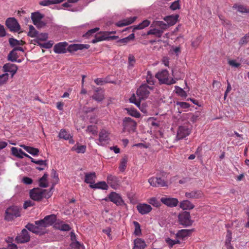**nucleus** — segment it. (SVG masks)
<instances>
[{"mask_svg":"<svg viewBox=\"0 0 249 249\" xmlns=\"http://www.w3.org/2000/svg\"><path fill=\"white\" fill-rule=\"evenodd\" d=\"M168 25L162 21L154 20L151 24V29L147 32V35H154L157 37H160L164 30Z\"/></svg>","mask_w":249,"mask_h":249,"instance_id":"f257e3e1","label":"nucleus"},{"mask_svg":"<svg viewBox=\"0 0 249 249\" xmlns=\"http://www.w3.org/2000/svg\"><path fill=\"white\" fill-rule=\"evenodd\" d=\"M169 72L166 70H164L158 72L156 74V77L160 82L166 85H172L176 83V80L172 78H169Z\"/></svg>","mask_w":249,"mask_h":249,"instance_id":"f03ea898","label":"nucleus"},{"mask_svg":"<svg viewBox=\"0 0 249 249\" xmlns=\"http://www.w3.org/2000/svg\"><path fill=\"white\" fill-rule=\"evenodd\" d=\"M31 198L35 201H40L43 198L49 197V195H47V190L40 188H34L30 192Z\"/></svg>","mask_w":249,"mask_h":249,"instance_id":"7ed1b4c3","label":"nucleus"},{"mask_svg":"<svg viewBox=\"0 0 249 249\" xmlns=\"http://www.w3.org/2000/svg\"><path fill=\"white\" fill-rule=\"evenodd\" d=\"M123 131L129 133L134 132L136 129V122L130 117H125L123 122Z\"/></svg>","mask_w":249,"mask_h":249,"instance_id":"20e7f679","label":"nucleus"},{"mask_svg":"<svg viewBox=\"0 0 249 249\" xmlns=\"http://www.w3.org/2000/svg\"><path fill=\"white\" fill-rule=\"evenodd\" d=\"M56 222V216L55 214H50L45 216L43 219L36 221V223L40 224L44 229L45 228L52 225Z\"/></svg>","mask_w":249,"mask_h":249,"instance_id":"39448f33","label":"nucleus"},{"mask_svg":"<svg viewBox=\"0 0 249 249\" xmlns=\"http://www.w3.org/2000/svg\"><path fill=\"white\" fill-rule=\"evenodd\" d=\"M20 216V211L17 206H11L7 208L5 211V219L8 221L13 219L15 217Z\"/></svg>","mask_w":249,"mask_h":249,"instance_id":"423d86ee","label":"nucleus"},{"mask_svg":"<svg viewBox=\"0 0 249 249\" xmlns=\"http://www.w3.org/2000/svg\"><path fill=\"white\" fill-rule=\"evenodd\" d=\"M152 88L146 84L141 85L137 90V95L139 99L144 100L146 99L150 93V90Z\"/></svg>","mask_w":249,"mask_h":249,"instance_id":"0eeeda50","label":"nucleus"},{"mask_svg":"<svg viewBox=\"0 0 249 249\" xmlns=\"http://www.w3.org/2000/svg\"><path fill=\"white\" fill-rule=\"evenodd\" d=\"M5 25L11 32H18L20 30V25L15 18H9L5 21Z\"/></svg>","mask_w":249,"mask_h":249,"instance_id":"6e6552de","label":"nucleus"},{"mask_svg":"<svg viewBox=\"0 0 249 249\" xmlns=\"http://www.w3.org/2000/svg\"><path fill=\"white\" fill-rule=\"evenodd\" d=\"M179 223L184 226L188 227L192 225L193 221L191 219L189 212H184L178 215Z\"/></svg>","mask_w":249,"mask_h":249,"instance_id":"1a4fd4ad","label":"nucleus"},{"mask_svg":"<svg viewBox=\"0 0 249 249\" xmlns=\"http://www.w3.org/2000/svg\"><path fill=\"white\" fill-rule=\"evenodd\" d=\"M30 239V235L26 229L22 230L21 232L16 238V241L18 243H25L28 242Z\"/></svg>","mask_w":249,"mask_h":249,"instance_id":"9d476101","label":"nucleus"},{"mask_svg":"<svg viewBox=\"0 0 249 249\" xmlns=\"http://www.w3.org/2000/svg\"><path fill=\"white\" fill-rule=\"evenodd\" d=\"M190 133L191 130L187 126H180L177 131V139L178 140L182 139L188 136Z\"/></svg>","mask_w":249,"mask_h":249,"instance_id":"9b49d317","label":"nucleus"},{"mask_svg":"<svg viewBox=\"0 0 249 249\" xmlns=\"http://www.w3.org/2000/svg\"><path fill=\"white\" fill-rule=\"evenodd\" d=\"M109 141V133L105 129H102L99 134V142L98 144L104 145L108 143Z\"/></svg>","mask_w":249,"mask_h":249,"instance_id":"f8f14e48","label":"nucleus"},{"mask_svg":"<svg viewBox=\"0 0 249 249\" xmlns=\"http://www.w3.org/2000/svg\"><path fill=\"white\" fill-rule=\"evenodd\" d=\"M90 47L89 44H72L70 45L67 48V51L70 53H73L78 50L88 49Z\"/></svg>","mask_w":249,"mask_h":249,"instance_id":"ddd939ff","label":"nucleus"},{"mask_svg":"<svg viewBox=\"0 0 249 249\" xmlns=\"http://www.w3.org/2000/svg\"><path fill=\"white\" fill-rule=\"evenodd\" d=\"M160 201L165 205L170 207H176L178 203V199L166 196L161 197L160 198Z\"/></svg>","mask_w":249,"mask_h":249,"instance_id":"4468645a","label":"nucleus"},{"mask_svg":"<svg viewBox=\"0 0 249 249\" xmlns=\"http://www.w3.org/2000/svg\"><path fill=\"white\" fill-rule=\"evenodd\" d=\"M68 43L66 42H59L56 44L53 47V51L56 53H65L67 51L66 47Z\"/></svg>","mask_w":249,"mask_h":249,"instance_id":"2eb2a0df","label":"nucleus"},{"mask_svg":"<svg viewBox=\"0 0 249 249\" xmlns=\"http://www.w3.org/2000/svg\"><path fill=\"white\" fill-rule=\"evenodd\" d=\"M36 225L28 223L26 226V228L30 231H32L33 233L36 234H40L42 232V231L44 229L43 227H42L40 224H37L36 223V221H35Z\"/></svg>","mask_w":249,"mask_h":249,"instance_id":"dca6fc26","label":"nucleus"},{"mask_svg":"<svg viewBox=\"0 0 249 249\" xmlns=\"http://www.w3.org/2000/svg\"><path fill=\"white\" fill-rule=\"evenodd\" d=\"M136 208L139 213L142 215L148 213L152 210L150 205L145 203H140Z\"/></svg>","mask_w":249,"mask_h":249,"instance_id":"f3484780","label":"nucleus"},{"mask_svg":"<svg viewBox=\"0 0 249 249\" xmlns=\"http://www.w3.org/2000/svg\"><path fill=\"white\" fill-rule=\"evenodd\" d=\"M204 194L201 190H193L185 193V196L188 198L199 199L203 197Z\"/></svg>","mask_w":249,"mask_h":249,"instance_id":"a211bd4d","label":"nucleus"},{"mask_svg":"<svg viewBox=\"0 0 249 249\" xmlns=\"http://www.w3.org/2000/svg\"><path fill=\"white\" fill-rule=\"evenodd\" d=\"M3 70L4 72H9L11 74L12 77L17 72L18 70V66L14 64L8 63L4 65L3 66Z\"/></svg>","mask_w":249,"mask_h":249,"instance_id":"6ab92c4d","label":"nucleus"},{"mask_svg":"<svg viewBox=\"0 0 249 249\" xmlns=\"http://www.w3.org/2000/svg\"><path fill=\"white\" fill-rule=\"evenodd\" d=\"M115 32H104L103 34H99L95 36V38L92 40V43H96L103 40H107V35L110 34H114Z\"/></svg>","mask_w":249,"mask_h":249,"instance_id":"aec40b11","label":"nucleus"},{"mask_svg":"<svg viewBox=\"0 0 249 249\" xmlns=\"http://www.w3.org/2000/svg\"><path fill=\"white\" fill-rule=\"evenodd\" d=\"M108 199L117 205H120L123 203V200L119 194L115 192H111L108 196Z\"/></svg>","mask_w":249,"mask_h":249,"instance_id":"412c9836","label":"nucleus"},{"mask_svg":"<svg viewBox=\"0 0 249 249\" xmlns=\"http://www.w3.org/2000/svg\"><path fill=\"white\" fill-rule=\"evenodd\" d=\"M43 18V15L38 12L32 13L31 18L34 24L36 26H38L41 23H43V22L41 21Z\"/></svg>","mask_w":249,"mask_h":249,"instance_id":"4be33fe9","label":"nucleus"},{"mask_svg":"<svg viewBox=\"0 0 249 249\" xmlns=\"http://www.w3.org/2000/svg\"><path fill=\"white\" fill-rule=\"evenodd\" d=\"M136 17H130L124 20L118 21L116 23V25L118 27H123L126 26L133 23L136 19Z\"/></svg>","mask_w":249,"mask_h":249,"instance_id":"5701e85b","label":"nucleus"},{"mask_svg":"<svg viewBox=\"0 0 249 249\" xmlns=\"http://www.w3.org/2000/svg\"><path fill=\"white\" fill-rule=\"evenodd\" d=\"M107 182L112 188H115L119 185V180L117 177L110 175L107 176Z\"/></svg>","mask_w":249,"mask_h":249,"instance_id":"b1692460","label":"nucleus"},{"mask_svg":"<svg viewBox=\"0 0 249 249\" xmlns=\"http://www.w3.org/2000/svg\"><path fill=\"white\" fill-rule=\"evenodd\" d=\"M54 227L62 231H69L71 228L69 225L65 224L63 221H57L54 224Z\"/></svg>","mask_w":249,"mask_h":249,"instance_id":"393cba45","label":"nucleus"},{"mask_svg":"<svg viewBox=\"0 0 249 249\" xmlns=\"http://www.w3.org/2000/svg\"><path fill=\"white\" fill-rule=\"evenodd\" d=\"M134 245L132 249H144L146 246L145 241L141 238L136 239L134 241Z\"/></svg>","mask_w":249,"mask_h":249,"instance_id":"a878e982","label":"nucleus"},{"mask_svg":"<svg viewBox=\"0 0 249 249\" xmlns=\"http://www.w3.org/2000/svg\"><path fill=\"white\" fill-rule=\"evenodd\" d=\"M179 16L178 15H171L164 18L163 19L170 25H173L177 22Z\"/></svg>","mask_w":249,"mask_h":249,"instance_id":"bb28decb","label":"nucleus"},{"mask_svg":"<svg viewBox=\"0 0 249 249\" xmlns=\"http://www.w3.org/2000/svg\"><path fill=\"white\" fill-rule=\"evenodd\" d=\"M20 146L22 147L27 152L33 156H37L38 155L39 150L37 148L26 146L24 144L20 145Z\"/></svg>","mask_w":249,"mask_h":249,"instance_id":"cd10ccee","label":"nucleus"},{"mask_svg":"<svg viewBox=\"0 0 249 249\" xmlns=\"http://www.w3.org/2000/svg\"><path fill=\"white\" fill-rule=\"evenodd\" d=\"M96 178L95 172L90 173H86L85 174V178L84 181L87 183L92 184L94 182V179Z\"/></svg>","mask_w":249,"mask_h":249,"instance_id":"c85d7f7f","label":"nucleus"},{"mask_svg":"<svg viewBox=\"0 0 249 249\" xmlns=\"http://www.w3.org/2000/svg\"><path fill=\"white\" fill-rule=\"evenodd\" d=\"M135 38L134 34L129 35L127 37H124L122 39H119L117 42L121 45H126L129 41L133 40Z\"/></svg>","mask_w":249,"mask_h":249,"instance_id":"c756f323","label":"nucleus"},{"mask_svg":"<svg viewBox=\"0 0 249 249\" xmlns=\"http://www.w3.org/2000/svg\"><path fill=\"white\" fill-rule=\"evenodd\" d=\"M180 207L183 210H191L194 208V205L189 200H183L180 203Z\"/></svg>","mask_w":249,"mask_h":249,"instance_id":"7c9ffc66","label":"nucleus"},{"mask_svg":"<svg viewBox=\"0 0 249 249\" xmlns=\"http://www.w3.org/2000/svg\"><path fill=\"white\" fill-rule=\"evenodd\" d=\"M89 186L91 188L101 189L103 190H107L108 188V186L105 181H100L94 184H90Z\"/></svg>","mask_w":249,"mask_h":249,"instance_id":"2f4dec72","label":"nucleus"},{"mask_svg":"<svg viewBox=\"0 0 249 249\" xmlns=\"http://www.w3.org/2000/svg\"><path fill=\"white\" fill-rule=\"evenodd\" d=\"M128 161V157L126 156L123 157L120 160V163L119 166V169L120 172H124L127 165Z\"/></svg>","mask_w":249,"mask_h":249,"instance_id":"473e14b6","label":"nucleus"},{"mask_svg":"<svg viewBox=\"0 0 249 249\" xmlns=\"http://www.w3.org/2000/svg\"><path fill=\"white\" fill-rule=\"evenodd\" d=\"M193 230L183 229L179 230L176 234V236L183 238L189 236L192 232Z\"/></svg>","mask_w":249,"mask_h":249,"instance_id":"72a5a7b5","label":"nucleus"},{"mask_svg":"<svg viewBox=\"0 0 249 249\" xmlns=\"http://www.w3.org/2000/svg\"><path fill=\"white\" fill-rule=\"evenodd\" d=\"M150 21L148 19L144 20L139 24L135 26L134 27L133 30L142 29L146 27H148L150 24Z\"/></svg>","mask_w":249,"mask_h":249,"instance_id":"f704fd0d","label":"nucleus"},{"mask_svg":"<svg viewBox=\"0 0 249 249\" xmlns=\"http://www.w3.org/2000/svg\"><path fill=\"white\" fill-rule=\"evenodd\" d=\"M71 150L75 151L77 153H84L86 150V146L74 145L71 148Z\"/></svg>","mask_w":249,"mask_h":249,"instance_id":"c9c22d12","label":"nucleus"},{"mask_svg":"<svg viewBox=\"0 0 249 249\" xmlns=\"http://www.w3.org/2000/svg\"><path fill=\"white\" fill-rule=\"evenodd\" d=\"M232 8L233 9H236L237 11L241 13H249V9H247L245 6L242 5L235 4L233 5Z\"/></svg>","mask_w":249,"mask_h":249,"instance_id":"e433bc0d","label":"nucleus"},{"mask_svg":"<svg viewBox=\"0 0 249 249\" xmlns=\"http://www.w3.org/2000/svg\"><path fill=\"white\" fill-rule=\"evenodd\" d=\"M35 37H36V39L34 40V41L36 42V44H37V41L39 42L40 41H43L46 40L48 38V36L47 33L39 34V33L38 32L37 36H36Z\"/></svg>","mask_w":249,"mask_h":249,"instance_id":"4c0bfd02","label":"nucleus"},{"mask_svg":"<svg viewBox=\"0 0 249 249\" xmlns=\"http://www.w3.org/2000/svg\"><path fill=\"white\" fill-rule=\"evenodd\" d=\"M59 137L60 138L64 139L66 140L70 139V138H71V134L67 132L65 129H62L59 134Z\"/></svg>","mask_w":249,"mask_h":249,"instance_id":"58836bf2","label":"nucleus"},{"mask_svg":"<svg viewBox=\"0 0 249 249\" xmlns=\"http://www.w3.org/2000/svg\"><path fill=\"white\" fill-rule=\"evenodd\" d=\"M18 58V54L14 50H12L8 55V60L12 62H16Z\"/></svg>","mask_w":249,"mask_h":249,"instance_id":"ea45409f","label":"nucleus"},{"mask_svg":"<svg viewBox=\"0 0 249 249\" xmlns=\"http://www.w3.org/2000/svg\"><path fill=\"white\" fill-rule=\"evenodd\" d=\"M127 113L130 116L136 118H139L141 116L140 113L136 110L134 108H126Z\"/></svg>","mask_w":249,"mask_h":249,"instance_id":"a19ab883","label":"nucleus"},{"mask_svg":"<svg viewBox=\"0 0 249 249\" xmlns=\"http://www.w3.org/2000/svg\"><path fill=\"white\" fill-rule=\"evenodd\" d=\"M148 202L149 204L156 207H159L160 206V202L156 197L150 198Z\"/></svg>","mask_w":249,"mask_h":249,"instance_id":"79ce46f5","label":"nucleus"},{"mask_svg":"<svg viewBox=\"0 0 249 249\" xmlns=\"http://www.w3.org/2000/svg\"><path fill=\"white\" fill-rule=\"evenodd\" d=\"M36 44L39 46L41 48L50 49L53 46V43L52 41H49L47 42H45L44 43H41L37 41V43Z\"/></svg>","mask_w":249,"mask_h":249,"instance_id":"37998d69","label":"nucleus"},{"mask_svg":"<svg viewBox=\"0 0 249 249\" xmlns=\"http://www.w3.org/2000/svg\"><path fill=\"white\" fill-rule=\"evenodd\" d=\"M133 224L135 226L134 234L136 235H140L141 234V229L140 224L137 221H133Z\"/></svg>","mask_w":249,"mask_h":249,"instance_id":"c03bdc74","label":"nucleus"},{"mask_svg":"<svg viewBox=\"0 0 249 249\" xmlns=\"http://www.w3.org/2000/svg\"><path fill=\"white\" fill-rule=\"evenodd\" d=\"M141 100L137 99L136 97L134 94H133L132 96L130 98L129 100L131 103L135 104L138 107H140L141 106Z\"/></svg>","mask_w":249,"mask_h":249,"instance_id":"a18cd8bd","label":"nucleus"},{"mask_svg":"<svg viewBox=\"0 0 249 249\" xmlns=\"http://www.w3.org/2000/svg\"><path fill=\"white\" fill-rule=\"evenodd\" d=\"M165 241L170 248L173 247L175 244L180 243V241L178 240H172L169 238H166Z\"/></svg>","mask_w":249,"mask_h":249,"instance_id":"49530a36","label":"nucleus"},{"mask_svg":"<svg viewBox=\"0 0 249 249\" xmlns=\"http://www.w3.org/2000/svg\"><path fill=\"white\" fill-rule=\"evenodd\" d=\"M99 30V28L96 27L94 29L89 30L85 35H83L84 37L88 38L89 36H92L96 32Z\"/></svg>","mask_w":249,"mask_h":249,"instance_id":"de8ad7c7","label":"nucleus"},{"mask_svg":"<svg viewBox=\"0 0 249 249\" xmlns=\"http://www.w3.org/2000/svg\"><path fill=\"white\" fill-rule=\"evenodd\" d=\"M8 74L7 73L0 75V86L5 84L8 79Z\"/></svg>","mask_w":249,"mask_h":249,"instance_id":"09e8293b","label":"nucleus"},{"mask_svg":"<svg viewBox=\"0 0 249 249\" xmlns=\"http://www.w3.org/2000/svg\"><path fill=\"white\" fill-rule=\"evenodd\" d=\"M11 152H12V154L14 156H15L19 159L23 158V156L20 154V153L19 152V150H18L17 147H12L11 148Z\"/></svg>","mask_w":249,"mask_h":249,"instance_id":"8fccbe9b","label":"nucleus"},{"mask_svg":"<svg viewBox=\"0 0 249 249\" xmlns=\"http://www.w3.org/2000/svg\"><path fill=\"white\" fill-rule=\"evenodd\" d=\"M249 41V32L242 37L239 42L240 45L247 44Z\"/></svg>","mask_w":249,"mask_h":249,"instance_id":"3c124183","label":"nucleus"},{"mask_svg":"<svg viewBox=\"0 0 249 249\" xmlns=\"http://www.w3.org/2000/svg\"><path fill=\"white\" fill-rule=\"evenodd\" d=\"M31 161L33 163H35L37 165H39L40 166H47V161L46 160H36L35 159L33 158H31Z\"/></svg>","mask_w":249,"mask_h":249,"instance_id":"603ef678","label":"nucleus"},{"mask_svg":"<svg viewBox=\"0 0 249 249\" xmlns=\"http://www.w3.org/2000/svg\"><path fill=\"white\" fill-rule=\"evenodd\" d=\"M135 63V58L134 56L130 54L128 56V65L129 68H132Z\"/></svg>","mask_w":249,"mask_h":249,"instance_id":"864d4df0","label":"nucleus"},{"mask_svg":"<svg viewBox=\"0 0 249 249\" xmlns=\"http://www.w3.org/2000/svg\"><path fill=\"white\" fill-rule=\"evenodd\" d=\"M92 98L96 101H101L104 99V96L101 93L96 92L93 95Z\"/></svg>","mask_w":249,"mask_h":249,"instance_id":"5fc2aeb1","label":"nucleus"},{"mask_svg":"<svg viewBox=\"0 0 249 249\" xmlns=\"http://www.w3.org/2000/svg\"><path fill=\"white\" fill-rule=\"evenodd\" d=\"M175 89H176V93L182 97H184L186 95V92L178 86H175Z\"/></svg>","mask_w":249,"mask_h":249,"instance_id":"6e6d98bb","label":"nucleus"},{"mask_svg":"<svg viewBox=\"0 0 249 249\" xmlns=\"http://www.w3.org/2000/svg\"><path fill=\"white\" fill-rule=\"evenodd\" d=\"M150 184L154 187H158L157 178L152 177L148 179Z\"/></svg>","mask_w":249,"mask_h":249,"instance_id":"4d7b16f0","label":"nucleus"},{"mask_svg":"<svg viewBox=\"0 0 249 249\" xmlns=\"http://www.w3.org/2000/svg\"><path fill=\"white\" fill-rule=\"evenodd\" d=\"M170 8L173 10H176L180 8L179 0H176L173 2L170 5Z\"/></svg>","mask_w":249,"mask_h":249,"instance_id":"13d9d810","label":"nucleus"},{"mask_svg":"<svg viewBox=\"0 0 249 249\" xmlns=\"http://www.w3.org/2000/svg\"><path fill=\"white\" fill-rule=\"evenodd\" d=\"M9 43L12 47L19 45V40L13 38L9 39Z\"/></svg>","mask_w":249,"mask_h":249,"instance_id":"bf43d9fd","label":"nucleus"},{"mask_svg":"<svg viewBox=\"0 0 249 249\" xmlns=\"http://www.w3.org/2000/svg\"><path fill=\"white\" fill-rule=\"evenodd\" d=\"M158 187H164L167 186V181L161 179L160 178H157Z\"/></svg>","mask_w":249,"mask_h":249,"instance_id":"052dcab7","label":"nucleus"},{"mask_svg":"<svg viewBox=\"0 0 249 249\" xmlns=\"http://www.w3.org/2000/svg\"><path fill=\"white\" fill-rule=\"evenodd\" d=\"M231 232L230 231H228L227 235H226V239L225 240V243L226 244H229L230 243L232 239V236H231Z\"/></svg>","mask_w":249,"mask_h":249,"instance_id":"680f3d73","label":"nucleus"},{"mask_svg":"<svg viewBox=\"0 0 249 249\" xmlns=\"http://www.w3.org/2000/svg\"><path fill=\"white\" fill-rule=\"evenodd\" d=\"M39 5L43 6H49L52 4L51 0H44L39 2Z\"/></svg>","mask_w":249,"mask_h":249,"instance_id":"e2e57ef3","label":"nucleus"},{"mask_svg":"<svg viewBox=\"0 0 249 249\" xmlns=\"http://www.w3.org/2000/svg\"><path fill=\"white\" fill-rule=\"evenodd\" d=\"M37 34L38 31H37L36 29H34V30L29 31L28 33V36L31 37H35L36 36H37Z\"/></svg>","mask_w":249,"mask_h":249,"instance_id":"0e129e2a","label":"nucleus"},{"mask_svg":"<svg viewBox=\"0 0 249 249\" xmlns=\"http://www.w3.org/2000/svg\"><path fill=\"white\" fill-rule=\"evenodd\" d=\"M177 105H179L180 107L183 108H187L190 107V105L188 103L184 102H178Z\"/></svg>","mask_w":249,"mask_h":249,"instance_id":"69168bd1","label":"nucleus"},{"mask_svg":"<svg viewBox=\"0 0 249 249\" xmlns=\"http://www.w3.org/2000/svg\"><path fill=\"white\" fill-rule=\"evenodd\" d=\"M94 82L98 85H103L107 82L103 80L101 78H96L94 80Z\"/></svg>","mask_w":249,"mask_h":249,"instance_id":"338daca9","label":"nucleus"},{"mask_svg":"<svg viewBox=\"0 0 249 249\" xmlns=\"http://www.w3.org/2000/svg\"><path fill=\"white\" fill-rule=\"evenodd\" d=\"M22 181L24 183L26 184H31L33 182L32 179L28 177H24L22 179Z\"/></svg>","mask_w":249,"mask_h":249,"instance_id":"774afa93","label":"nucleus"}]
</instances>
